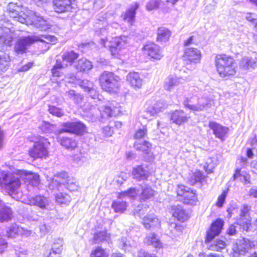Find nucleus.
Here are the masks:
<instances>
[{
	"mask_svg": "<svg viewBox=\"0 0 257 257\" xmlns=\"http://www.w3.org/2000/svg\"><path fill=\"white\" fill-rule=\"evenodd\" d=\"M228 193L227 190H224L222 193L218 197L216 202V206L218 207H221L224 204L226 197Z\"/></svg>",
	"mask_w": 257,
	"mask_h": 257,
	"instance_id": "13d9d810",
	"label": "nucleus"
},
{
	"mask_svg": "<svg viewBox=\"0 0 257 257\" xmlns=\"http://www.w3.org/2000/svg\"><path fill=\"white\" fill-rule=\"evenodd\" d=\"M8 10L10 16L21 23L34 25L41 31H46L49 29L50 25L47 20L26 8L10 3Z\"/></svg>",
	"mask_w": 257,
	"mask_h": 257,
	"instance_id": "f03ea898",
	"label": "nucleus"
},
{
	"mask_svg": "<svg viewBox=\"0 0 257 257\" xmlns=\"http://www.w3.org/2000/svg\"><path fill=\"white\" fill-rule=\"evenodd\" d=\"M26 203L31 205L37 206L41 209H44L48 205L49 200L44 196L37 195L29 198Z\"/></svg>",
	"mask_w": 257,
	"mask_h": 257,
	"instance_id": "6ab92c4d",
	"label": "nucleus"
},
{
	"mask_svg": "<svg viewBox=\"0 0 257 257\" xmlns=\"http://www.w3.org/2000/svg\"><path fill=\"white\" fill-rule=\"evenodd\" d=\"M214 104L213 97L207 95L187 97L183 101L184 107L194 112L204 111L210 108Z\"/></svg>",
	"mask_w": 257,
	"mask_h": 257,
	"instance_id": "423d86ee",
	"label": "nucleus"
},
{
	"mask_svg": "<svg viewBox=\"0 0 257 257\" xmlns=\"http://www.w3.org/2000/svg\"><path fill=\"white\" fill-rule=\"evenodd\" d=\"M99 110L102 117L104 118L111 117L114 115L115 109L110 106H102L99 108Z\"/></svg>",
	"mask_w": 257,
	"mask_h": 257,
	"instance_id": "8fccbe9b",
	"label": "nucleus"
},
{
	"mask_svg": "<svg viewBox=\"0 0 257 257\" xmlns=\"http://www.w3.org/2000/svg\"><path fill=\"white\" fill-rule=\"evenodd\" d=\"M13 39V32L10 29L4 27L0 35V44L6 46H11Z\"/></svg>",
	"mask_w": 257,
	"mask_h": 257,
	"instance_id": "cd10ccee",
	"label": "nucleus"
},
{
	"mask_svg": "<svg viewBox=\"0 0 257 257\" xmlns=\"http://www.w3.org/2000/svg\"><path fill=\"white\" fill-rule=\"evenodd\" d=\"M65 82L70 83H77V80L74 74H68L65 76Z\"/></svg>",
	"mask_w": 257,
	"mask_h": 257,
	"instance_id": "338daca9",
	"label": "nucleus"
},
{
	"mask_svg": "<svg viewBox=\"0 0 257 257\" xmlns=\"http://www.w3.org/2000/svg\"><path fill=\"white\" fill-rule=\"evenodd\" d=\"M183 58L187 64H197L200 62L201 53L199 50L195 48L185 49Z\"/></svg>",
	"mask_w": 257,
	"mask_h": 257,
	"instance_id": "ddd939ff",
	"label": "nucleus"
},
{
	"mask_svg": "<svg viewBox=\"0 0 257 257\" xmlns=\"http://www.w3.org/2000/svg\"><path fill=\"white\" fill-rule=\"evenodd\" d=\"M128 38L125 36L112 38L108 41L105 37L100 38V44L102 46L108 48L111 55L117 57L120 54L121 49L125 48L128 43Z\"/></svg>",
	"mask_w": 257,
	"mask_h": 257,
	"instance_id": "6e6552de",
	"label": "nucleus"
},
{
	"mask_svg": "<svg viewBox=\"0 0 257 257\" xmlns=\"http://www.w3.org/2000/svg\"><path fill=\"white\" fill-rule=\"evenodd\" d=\"M118 245L125 251L133 252L137 248L138 243L134 240H128L126 238L122 237L118 240Z\"/></svg>",
	"mask_w": 257,
	"mask_h": 257,
	"instance_id": "f3484780",
	"label": "nucleus"
},
{
	"mask_svg": "<svg viewBox=\"0 0 257 257\" xmlns=\"http://www.w3.org/2000/svg\"><path fill=\"white\" fill-rule=\"evenodd\" d=\"M132 174L134 178L138 180L147 179L149 176V172L143 166L134 168Z\"/></svg>",
	"mask_w": 257,
	"mask_h": 257,
	"instance_id": "c756f323",
	"label": "nucleus"
},
{
	"mask_svg": "<svg viewBox=\"0 0 257 257\" xmlns=\"http://www.w3.org/2000/svg\"><path fill=\"white\" fill-rule=\"evenodd\" d=\"M78 54L73 51L64 52L62 56L61 64L65 67L71 65L74 61L78 57Z\"/></svg>",
	"mask_w": 257,
	"mask_h": 257,
	"instance_id": "a878e982",
	"label": "nucleus"
},
{
	"mask_svg": "<svg viewBox=\"0 0 257 257\" xmlns=\"http://www.w3.org/2000/svg\"><path fill=\"white\" fill-rule=\"evenodd\" d=\"M24 180L28 185L37 187L40 184L39 176L38 174L26 171L18 170L16 172H2L0 175V183L2 187L14 198L20 199L19 196H14L19 193L21 186V180Z\"/></svg>",
	"mask_w": 257,
	"mask_h": 257,
	"instance_id": "f257e3e1",
	"label": "nucleus"
},
{
	"mask_svg": "<svg viewBox=\"0 0 257 257\" xmlns=\"http://www.w3.org/2000/svg\"><path fill=\"white\" fill-rule=\"evenodd\" d=\"M13 216L12 211L9 207L0 200V222L9 221Z\"/></svg>",
	"mask_w": 257,
	"mask_h": 257,
	"instance_id": "393cba45",
	"label": "nucleus"
},
{
	"mask_svg": "<svg viewBox=\"0 0 257 257\" xmlns=\"http://www.w3.org/2000/svg\"><path fill=\"white\" fill-rule=\"evenodd\" d=\"M20 228H21V227L16 224L11 225L7 230L8 237L15 238L17 235H19L20 231Z\"/></svg>",
	"mask_w": 257,
	"mask_h": 257,
	"instance_id": "de8ad7c7",
	"label": "nucleus"
},
{
	"mask_svg": "<svg viewBox=\"0 0 257 257\" xmlns=\"http://www.w3.org/2000/svg\"><path fill=\"white\" fill-rule=\"evenodd\" d=\"M252 243L248 239L242 238L237 240L233 244L232 250L235 253L244 254L251 248Z\"/></svg>",
	"mask_w": 257,
	"mask_h": 257,
	"instance_id": "2eb2a0df",
	"label": "nucleus"
},
{
	"mask_svg": "<svg viewBox=\"0 0 257 257\" xmlns=\"http://www.w3.org/2000/svg\"><path fill=\"white\" fill-rule=\"evenodd\" d=\"M127 178V175L125 173L121 172L117 177L116 181L119 184L123 183V181H125Z\"/></svg>",
	"mask_w": 257,
	"mask_h": 257,
	"instance_id": "69168bd1",
	"label": "nucleus"
},
{
	"mask_svg": "<svg viewBox=\"0 0 257 257\" xmlns=\"http://www.w3.org/2000/svg\"><path fill=\"white\" fill-rule=\"evenodd\" d=\"M134 147L137 150L142 151L145 154H149L152 148V145L147 141H144L142 143H140V141H137L134 144Z\"/></svg>",
	"mask_w": 257,
	"mask_h": 257,
	"instance_id": "79ce46f5",
	"label": "nucleus"
},
{
	"mask_svg": "<svg viewBox=\"0 0 257 257\" xmlns=\"http://www.w3.org/2000/svg\"><path fill=\"white\" fill-rule=\"evenodd\" d=\"M56 200L60 204L68 205L71 201V197L66 193L60 192L56 194Z\"/></svg>",
	"mask_w": 257,
	"mask_h": 257,
	"instance_id": "37998d69",
	"label": "nucleus"
},
{
	"mask_svg": "<svg viewBox=\"0 0 257 257\" xmlns=\"http://www.w3.org/2000/svg\"><path fill=\"white\" fill-rule=\"evenodd\" d=\"M138 192L135 188H131L120 193H118L117 198L118 199H122L126 197H128L132 199H134L137 195Z\"/></svg>",
	"mask_w": 257,
	"mask_h": 257,
	"instance_id": "c03bdc74",
	"label": "nucleus"
},
{
	"mask_svg": "<svg viewBox=\"0 0 257 257\" xmlns=\"http://www.w3.org/2000/svg\"><path fill=\"white\" fill-rule=\"evenodd\" d=\"M160 0H150L146 5V9L148 11H152L158 8Z\"/></svg>",
	"mask_w": 257,
	"mask_h": 257,
	"instance_id": "052dcab7",
	"label": "nucleus"
},
{
	"mask_svg": "<svg viewBox=\"0 0 257 257\" xmlns=\"http://www.w3.org/2000/svg\"><path fill=\"white\" fill-rule=\"evenodd\" d=\"M69 99H72L76 104H80L83 100V96L76 93L73 90H70L66 92Z\"/></svg>",
	"mask_w": 257,
	"mask_h": 257,
	"instance_id": "09e8293b",
	"label": "nucleus"
},
{
	"mask_svg": "<svg viewBox=\"0 0 257 257\" xmlns=\"http://www.w3.org/2000/svg\"><path fill=\"white\" fill-rule=\"evenodd\" d=\"M37 41L46 43L48 48H49V43L55 44L57 41L55 37L51 35H43L41 37L28 36L20 38L18 40L14 47L15 52L18 54H22L27 52L29 46Z\"/></svg>",
	"mask_w": 257,
	"mask_h": 257,
	"instance_id": "20e7f679",
	"label": "nucleus"
},
{
	"mask_svg": "<svg viewBox=\"0 0 257 257\" xmlns=\"http://www.w3.org/2000/svg\"><path fill=\"white\" fill-rule=\"evenodd\" d=\"M233 180L240 181L244 184L250 183V176L245 170L236 169L233 176Z\"/></svg>",
	"mask_w": 257,
	"mask_h": 257,
	"instance_id": "bb28decb",
	"label": "nucleus"
},
{
	"mask_svg": "<svg viewBox=\"0 0 257 257\" xmlns=\"http://www.w3.org/2000/svg\"><path fill=\"white\" fill-rule=\"evenodd\" d=\"M223 225V221L221 219H217L212 223L210 228L207 232L205 242L207 243L209 249L213 251H220L224 248L226 243L221 239L213 240V238L219 234Z\"/></svg>",
	"mask_w": 257,
	"mask_h": 257,
	"instance_id": "39448f33",
	"label": "nucleus"
},
{
	"mask_svg": "<svg viewBox=\"0 0 257 257\" xmlns=\"http://www.w3.org/2000/svg\"><path fill=\"white\" fill-rule=\"evenodd\" d=\"M190 116L187 115L183 110H175L171 114V120L177 125H181L188 121Z\"/></svg>",
	"mask_w": 257,
	"mask_h": 257,
	"instance_id": "4be33fe9",
	"label": "nucleus"
},
{
	"mask_svg": "<svg viewBox=\"0 0 257 257\" xmlns=\"http://www.w3.org/2000/svg\"><path fill=\"white\" fill-rule=\"evenodd\" d=\"M119 27V25L118 23L114 22L112 23L111 24L107 26V28H101L99 30V32H97L98 34H100L102 36H105L108 32L110 31V28H114L115 29L118 28Z\"/></svg>",
	"mask_w": 257,
	"mask_h": 257,
	"instance_id": "4d7b16f0",
	"label": "nucleus"
},
{
	"mask_svg": "<svg viewBox=\"0 0 257 257\" xmlns=\"http://www.w3.org/2000/svg\"><path fill=\"white\" fill-rule=\"evenodd\" d=\"M144 242L148 245H152L156 248H161L162 243L155 233L148 234L144 239Z\"/></svg>",
	"mask_w": 257,
	"mask_h": 257,
	"instance_id": "f704fd0d",
	"label": "nucleus"
},
{
	"mask_svg": "<svg viewBox=\"0 0 257 257\" xmlns=\"http://www.w3.org/2000/svg\"><path fill=\"white\" fill-rule=\"evenodd\" d=\"M156 191L148 185H145L142 188V192L140 195L141 201H145L153 198L156 194Z\"/></svg>",
	"mask_w": 257,
	"mask_h": 257,
	"instance_id": "473e14b6",
	"label": "nucleus"
},
{
	"mask_svg": "<svg viewBox=\"0 0 257 257\" xmlns=\"http://www.w3.org/2000/svg\"><path fill=\"white\" fill-rule=\"evenodd\" d=\"M184 81L182 77L170 75L167 77L164 83V88L169 91L173 90L175 87Z\"/></svg>",
	"mask_w": 257,
	"mask_h": 257,
	"instance_id": "412c9836",
	"label": "nucleus"
},
{
	"mask_svg": "<svg viewBox=\"0 0 257 257\" xmlns=\"http://www.w3.org/2000/svg\"><path fill=\"white\" fill-rule=\"evenodd\" d=\"M40 128L44 133H51L54 131L55 126L48 122L43 121Z\"/></svg>",
	"mask_w": 257,
	"mask_h": 257,
	"instance_id": "5fc2aeb1",
	"label": "nucleus"
},
{
	"mask_svg": "<svg viewBox=\"0 0 257 257\" xmlns=\"http://www.w3.org/2000/svg\"><path fill=\"white\" fill-rule=\"evenodd\" d=\"M65 187L70 191H75L79 189L77 180L72 177H70L64 185Z\"/></svg>",
	"mask_w": 257,
	"mask_h": 257,
	"instance_id": "3c124183",
	"label": "nucleus"
},
{
	"mask_svg": "<svg viewBox=\"0 0 257 257\" xmlns=\"http://www.w3.org/2000/svg\"><path fill=\"white\" fill-rule=\"evenodd\" d=\"M110 235L106 231H102L95 233L94 235L93 240L95 243H99L103 241H108Z\"/></svg>",
	"mask_w": 257,
	"mask_h": 257,
	"instance_id": "a19ab883",
	"label": "nucleus"
},
{
	"mask_svg": "<svg viewBox=\"0 0 257 257\" xmlns=\"http://www.w3.org/2000/svg\"><path fill=\"white\" fill-rule=\"evenodd\" d=\"M63 244V240L61 239H58L56 242H55L52 245L51 250L49 253L51 257L57 256L61 253L62 246Z\"/></svg>",
	"mask_w": 257,
	"mask_h": 257,
	"instance_id": "e433bc0d",
	"label": "nucleus"
},
{
	"mask_svg": "<svg viewBox=\"0 0 257 257\" xmlns=\"http://www.w3.org/2000/svg\"><path fill=\"white\" fill-rule=\"evenodd\" d=\"M75 67L80 71H85L90 70L92 68V65L89 60L85 58H82L79 60Z\"/></svg>",
	"mask_w": 257,
	"mask_h": 257,
	"instance_id": "ea45409f",
	"label": "nucleus"
},
{
	"mask_svg": "<svg viewBox=\"0 0 257 257\" xmlns=\"http://www.w3.org/2000/svg\"><path fill=\"white\" fill-rule=\"evenodd\" d=\"M65 68L61 64V60L57 59L55 65L51 69V73L53 77H60L62 73L61 71L62 68Z\"/></svg>",
	"mask_w": 257,
	"mask_h": 257,
	"instance_id": "a18cd8bd",
	"label": "nucleus"
},
{
	"mask_svg": "<svg viewBox=\"0 0 257 257\" xmlns=\"http://www.w3.org/2000/svg\"><path fill=\"white\" fill-rule=\"evenodd\" d=\"M239 67L242 70H249L254 69L256 66V58L249 56H245L239 62Z\"/></svg>",
	"mask_w": 257,
	"mask_h": 257,
	"instance_id": "b1692460",
	"label": "nucleus"
},
{
	"mask_svg": "<svg viewBox=\"0 0 257 257\" xmlns=\"http://www.w3.org/2000/svg\"><path fill=\"white\" fill-rule=\"evenodd\" d=\"M147 134V129L146 126H143L142 128L138 130L135 135V138L140 139L144 138Z\"/></svg>",
	"mask_w": 257,
	"mask_h": 257,
	"instance_id": "680f3d73",
	"label": "nucleus"
},
{
	"mask_svg": "<svg viewBox=\"0 0 257 257\" xmlns=\"http://www.w3.org/2000/svg\"><path fill=\"white\" fill-rule=\"evenodd\" d=\"M48 111L50 113L57 117H62L64 115L62 109L54 106H50Z\"/></svg>",
	"mask_w": 257,
	"mask_h": 257,
	"instance_id": "6e6d98bb",
	"label": "nucleus"
},
{
	"mask_svg": "<svg viewBox=\"0 0 257 257\" xmlns=\"http://www.w3.org/2000/svg\"><path fill=\"white\" fill-rule=\"evenodd\" d=\"M33 147L30 150L29 154L34 159L44 158L48 155V149L50 145L48 140L41 136H36L32 138Z\"/></svg>",
	"mask_w": 257,
	"mask_h": 257,
	"instance_id": "1a4fd4ad",
	"label": "nucleus"
},
{
	"mask_svg": "<svg viewBox=\"0 0 257 257\" xmlns=\"http://www.w3.org/2000/svg\"><path fill=\"white\" fill-rule=\"evenodd\" d=\"M86 91L89 93L90 97L93 99H98L99 101L101 100L102 96L99 95L96 89L94 87V86L92 89H89Z\"/></svg>",
	"mask_w": 257,
	"mask_h": 257,
	"instance_id": "e2e57ef3",
	"label": "nucleus"
},
{
	"mask_svg": "<svg viewBox=\"0 0 257 257\" xmlns=\"http://www.w3.org/2000/svg\"><path fill=\"white\" fill-rule=\"evenodd\" d=\"M139 5L135 3L131 7V8L126 13L122 16L124 21L128 22L130 25H132L134 22L136 11L138 8Z\"/></svg>",
	"mask_w": 257,
	"mask_h": 257,
	"instance_id": "72a5a7b5",
	"label": "nucleus"
},
{
	"mask_svg": "<svg viewBox=\"0 0 257 257\" xmlns=\"http://www.w3.org/2000/svg\"><path fill=\"white\" fill-rule=\"evenodd\" d=\"M246 19L251 22H252L255 24L257 21V15L255 14L248 13L246 15Z\"/></svg>",
	"mask_w": 257,
	"mask_h": 257,
	"instance_id": "774afa93",
	"label": "nucleus"
},
{
	"mask_svg": "<svg viewBox=\"0 0 257 257\" xmlns=\"http://www.w3.org/2000/svg\"><path fill=\"white\" fill-rule=\"evenodd\" d=\"M90 257H108V253L105 249L98 246L91 251Z\"/></svg>",
	"mask_w": 257,
	"mask_h": 257,
	"instance_id": "603ef678",
	"label": "nucleus"
},
{
	"mask_svg": "<svg viewBox=\"0 0 257 257\" xmlns=\"http://www.w3.org/2000/svg\"><path fill=\"white\" fill-rule=\"evenodd\" d=\"M178 196L182 197L184 203L194 205L198 201L197 195L195 190H193L183 185H178L177 189Z\"/></svg>",
	"mask_w": 257,
	"mask_h": 257,
	"instance_id": "9d476101",
	"label": "nucleus"
},
{
	"mask_svg": "<svg viewBox=\"0 0 257 257\" xmlns=\"http://www.w3.org/2000/svg\"><path fill=\"white\" fill-rule=\"evenodd\" d=\"M102 133L103 134L104 136L108 137L112 136L113 133V131L111 127L106 126L103 128Z\"/></svg>",
	"mask_w": 257,
	"mask_h": 257,
	"instance_id": "0e129e2a",
	"label": "nucleus"
},
{
	"mask_svg": "<svg viewBox=\"0 0 257 257\" xmlns=\"http://www.w3.org/2000/svg\"><path fill=\"white\" fill-rule=\"evenodd\" d=\"M209 127L213 131L215 137L223 141L227 136L229 129L226 126H224L215 121H210Z\"/></svg>",
	"mask_w": 257,
	"mask_h": 257,
	"instance_id": "dca6fc26",
	"label": "nucleus"
},
{
	"mask_svg": "<svg viewBox=\"0 0 257 257\" xmlns=\"http://www.w3.org/2000/svg\"><path fill=\"white\" fill-rule=\"evenodd\" d=\"M143 50L146 54L155 60H160L164 56L160 46L154 43L146 44Z\"/></svg>",
	"mask_w": 257,
	"mask_h": 257,
	"instance_id": "4468645a",
	"label": "nucleus"
},
{
	"mask_svg": "<svg viewBox=\"0 0 257 257\" xmlns=\"http://www.w3.org/2000/svg\"><path fill=\"white\" fill-rule=\"evenodd\" d=\"M248 211V206H244L241 209L240 217L238 221V224L241 226L243 229L247 230L250 224V220L249 219L248 216L247 214Z\"/></svg>",
	"mask_w": 257,
	"mask_h": 257,
	"instance_id": "7c9ffc66",
	"label": "nucleus"
},
{
	"mask_svg": "<svg viewBox=\"0 0 257 257\" xmlns=\"http://www.w3.org/2000/svg\"><path fill=\"white\" fill-rule=\"evenodd\" d=\"M127 207V203L125 201L114 200L111 204V207L116 213H122L124 212Z\"/></svg>",
	"mask_w": 257,
	"mask_h": 257,
	"instance_id": "58836bf2",
	"label": "nucleus"
},
{
	"mask_svg": "<svg viewBox=\"0 0 257 257\" xmlns=\"http://www.w3.org/2000/svg\"><path fill=\"white\" fill-rule=\"evenodd\" d=\"M126 81L134 89H140L143 84V79L139 74L136 72H131L126 76Z\"/></svg>",
	"mask_w": 257,
	"mask_h": 257,
	"instance_id": "aec40b11",
	"label": "nucleus"
},
{
	"mask_svg": "<svg viewBox=\"0 0 257 257\" xmlns=\"http://www.w3.org/2000/svg\"><path fill=\"white\" fill-rule=\"evenodd\" d=\"M173 210V215L174 217L177 218L178 220L184 222L188 219V214L181 206H175Z\"/></svg>",
	"mask_w": 257,
	"mask_h": 257,
	"instance_id": "c9c22d12",
	"label": "nucleus"
},
{
	"mask_svg": "<svg viewBox=\"0 0 257 257\" xmlns=\"http://www.w3.org/2000/svg\"><path fill=\"white\" fill-rule=\"evenodd\" d=\"M99 83L104 91L110 93H116L120 90L121 79L112 72L104 71L100 76Z\"/></svg>",
	"mask_w": 257,
	"mask_h": 257,
	"instance_id": "0eeeda50",
	"label": "nucleus"
},
{
	"mask_svg": "<svg viewBox=\"0 0 257 257\" xmlns=\"http://www.w3.org/2000/svg\"><path fill=\"white\" fill-rule=\"evenodd\" d=\"M53 5L57 13H64L72 9L71 0H54Z\"/></svg>",
	"mask_w": 257,
	"mask_h": 257,
	"instance_id": "a211bd4d",
	"label": "nucleus"
},
{
	"mask_svg": "<svg viewBox=\"0 0 257 257\" xmlns=\"http://www.w3.org/2000/svg\"><path fill=\"white\" fill-rule=\"evenodd\" d=\"M78 83L79 85L86 91L89 89H92L94 85L92 82L87 79L79 81Z\"/></svg>",
	"mask_w": 257,
	"mask_h": 257,
	"instance_id": "bf43d9fd",
	"label": "nucleus"
},
{
	"mask_svg": "<svg viewBox=\"0 0 257 257\" xmlns=\"http://www.w3.org/2000/svg\"><path fill=\"white\" fill-rule=\"evenodd\" d=\"M216 165L215 160L212 158H209L207 159L204 168L207 173H210L213 172V170L215 168Z\"/></svg>",
	"mask_w": 257,
	"mask_h": 257,
	"instance_id": "864d4df0",
	"label": "nucleus"
},
{
	"mask_svg": "<svg viewBox=\"0 0 257 257\" xmlns=\"http://www.w3.org/2000/svg\"><path fill=\"white\" fill-rule=\"evenodd\" d=\"M62 126L63 127L59 131L60 133L68 132L81 135L86 132V126L80 121L64 123Z\"/></svg>",
	"mask_w": 257,
	"mask_h": 257,
	"instance_id": "9b49d317",
	"label": "nucleus"
},
{
	"mask_svg": "<svg viewBox=\"0 0 257 257\" xmlns=\"http://www.w3.org/2000/svg\"><path fill=\"white\" fill-rule=\"evenodd\" d=\"M215 65L220 77L228 78L236 72V65L234 59L224 54H217L215 58Z\"/></svg>",
	"mask_w": 257,
	"mask_h": 257,
	"instance_id": "7ed1b4c3",
	"label": "nucleus"
},
{
	"mask_svg": "<svg viewBox=\"0 0 257 257\" xmlns=\"http://www.w3.org/2000/svg\"><path fill=\"white\" fill-rule=\"evenodd\" d=\"M170 36L171 32L168 29L164 27L160 28L158 30L157 41L161 43L166 42Z\"/></svg>",
	"mask_w": 257,
	"mask_h": 257,
	"instance_id": "4c0bfd02",
	"label": "nucleus"
},
{
	"mask_svg": "<svg viewBox=\"0 0 257 257\" xmlns=\"http://www.w3.org/2000/svg\"><path fill=\"white\" fill-rule=\"evenodd\" d=\"M143 224L147 229L159 227L160 226V222L159 219L154 214H150L145 216L143 219Z\"/></svg>",
	"mask_w": 257,
	"mask_h": 257,
	"instance_id": "5701e85b",
	"label": "nucleus"
},
{
	"mask_svg": "<svg viewBox=\"0 0 257 257\" xmlns=\"http://www.w3.org/2000/svg\"><path fill=\"white\" fill-rule=\"evenodd\" d=\"M70 177L66 172H61L56 174L52 178L48 180L50 181L49 188L50 189H60L61 186L65 185Z\"/></svg>",
	"mask_w": 257,
	"mask_h": 257,
	"instance_id": "f8f14e48",
	"label": "nucleus"
},
{
	"mask_svg": "<svg viewBox=\"0 0 257 257\" xmlns=\"http://www.w3.org/2000/svg\"><path fill=\"white\" fill-rule=\"evenodd\" d=\"M10 61L9 55L0 51V74L7 71L10 66Z\"/></svg>",
	"mask_w": 257,
	"mask_h": 257,
	"instance_id": "2f4dec72",
	"label": "nucleus"
},
{
	"mask_svg": "<svg viewBox=\"0 0 257 257\" xmlns=\"http://www.w3.org/2000/svg\"><path fill=\"white\" fill-rule=\"evenodd\" d=\"M165 107V105L163 101H159L152 105L148 106L146 108V112L150 116L157 115L160 112L163 111Z\"/></svg>",
	"mask_w": 257,
	"mask_h": 257,
	"instance_id": "c85d7f7f",
	"label": "nucleus"
},
{
	"mask_svg": "<svg viewBox=\"0 0 257 257\" xmlns=\"http://www.w3.org/2000/svg\"><path fill=\"white\" fill-rule=\"evenodd\" d=\"M61 145L67 149H74L77 147L76 141L69 138H63L60 141Z\"/></svg>",
	"mask_w": 257,
	"mask_h": 257,
	"instance_id": "49530a36",
	"label": "nucleus"
}]
</instances>
